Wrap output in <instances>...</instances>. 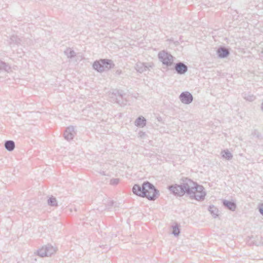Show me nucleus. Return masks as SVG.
I'll list each match as a JSON object with an SVG mask.
<instances>
[{
	"label": "nucleus",
	"instance_id": "obj_1",
	"mask_svg": "<svg viewBox=\"0 0 263 263\" xmlns=\"http://www.w3.org/2000/svg\"><path fill=\"white\" fill-rule=\"evenodd\" d=\"M180 184H175L169 185L168 189L175 196L182 197L185 195L187 196L193 195V190H197L196 186L198 183L188 178H182Z\"/></svg>",
	"mask_w": 263,
	"mask_h": 263
},
{
	"label": "nucleus",
	"instance_id": "obj_2",
	"mask_svg": "<svg viewBox=\"0 0 263 263\" xmlns=\"http://www.w3.org/2000/svg\"><path fill=\"white\" fill-rule=\"evenodd\" d=\"M133 192L140 197H146L149 200L154 201L159 195V191L149 182L146 181L141 186L135 184L133 187Z\"/></svg>",
	"mask_w": 263,
	"mask_h": 263
},
{
	"label": "nucleus",
	"instance_id": "obj_3",
	"mask_svg": "<svg viewBox=\"0 0 263 263\" xmlns=\"http://www.w3.org/2000/svg\"><path fill=\"white\" fill-rule=\"evenodd\" d=\"M108 96L110 102L116 103L120 106H125L127 104L126 94L122 90L111 89L108 92Z\"/></svg>",
	"mask_w": 263,
	"mask_h": 263
},
{
	"label": "nucleus",
	"instance_id": "obj_4",
	"mask_svg": "<svg viewBox=\"0 0 263 263\" xmlns=\"http://www.w3.org/2000/svg\"><path fill=\"white\" fill-rule=\"evenodd\" d=\"M196 188L198 190L195 189L193 190V195H190V198L197 201H203L205 199L206 194L204 188L202 185L198 184L196 186Z\"/></svg>",
	"mask_w": 263,
	"mask_h": 263
},
{
	"label": "nucleus",
	"instance_id": "obj_5",
	"mask_svg": "<svg viewBox=\"0 0 263 263\" xmlns=\"http://www.w3.org/2000/svg\"><path fill=\"white\" fill-rule=\"evenodd\" d=\"M159 60L166 66H171L174 61V58L168 52L161 51L158 54Z\"/></svg>",
	"mask_w": 263,
	"mask_h": 263
},
{
	"label": "nucleus",
	"instance_id": "obj_6",
	"mask_svg": "<svg viewBox=\"0 0 263 263\" xmlns=\"http://www.w3.org/2000/svg\"><path fill=\"white\" fill-rule=\"evenodd\" d=\"M55 252V249L51 245L43 247L37 251V254L41 257L49 256Z\"/></svg>",
	"mask_w": 263,
	"mask_h": 263
},
{
	"label": "nucleus",
	"instance_id": "obj_7",
	"mask_svg": "<svg viewBox=\"0 0 263 263\" xmlns=\"http://www.w3.org/2000/svg\"><path fill=\"white\" fill-rule=\"evenodd\" d=\"M65 54L67 56V58L70 59L71 60L74 59L77 61H81L83 57L81 53H76L72 48H67L64 51Z\"/></svg>",
	"mask_w": 263,
	"mask_h": 263
},
{
	"label": "nucleus",
	"instance_id": "obj_8",
	"mask_svg": "<svg viewBox=\"0 0 263 263\" xmlns=\"http://www.w3.org/2000/svg\"><path fill=\"white\" fill-rule=\"evenodd\" d=\"M180 101L184 104H190L193 102V97L189 91L182 92L179 96Z\"/></svg>",
	"mask_w": 263,
	"mask_h": 263
},
{
	"label": "nucleus",
	"instance_id": "obj_9",
	"mask_svg": "<svg viewBox=\"0 0 263 263\" xmlns=\"http://www.w3.org/2000/svg\"><path fill=\"white\" fill-rule=\"evenodd\" d=\"M75 134L74 128L72 126L67 127L64 133L65 139L68 141L73 139Z\"/></svg>",
	"mask_w": 263,
	"mask_h": 263
},
{
	"label": "nucleus",
	"instance_id": "obj_10",
	"mask_svg": "<svg viewBox=\"0 0 263 263\" xmlns=\"http://www.w3.org/2000/svg\"><path fill=\"white\" fill-rule=\"evenodd\" d=\"M217 54L220 58H225L230 54L229 50L225 47H220L217 50Z\"/></svg>",
	"mask_w": 263,
	"mask_h": 263
},
{
	"label": "nucleus",
	"instance_id": "obj_11",
	"mask_svg": "<svg viewBox=\"0 0 263 263\" xmlns=\"http://www.w3.org/2000/svg\"><path fill=\"white\" fill-rule=\"evenodd\" d=\"M104 65H107L109 66H115L113 61L108 59H101L95 61L92 66H103Z\"/></svg>",
	"mask_w": 263,
	"mask_h": 263
},
{
	"label": "nucleus",
	"instance_id": "obj_12",
	"mask_svg": "<svg viewBox=\"0 0 263 263\" xmlns=\"http://www.w3.org/2000/svg\"><path fill=\"white\" fill-rule=\"evenodd\" d=\"M222 205L228 210L234 211L236 208V204L234 201L226 199L222 200Z\"/></svg>",
	"mask_w": 263,
	"mask_h": 263
},
{
	"label": "nucleus",
	"instance_id": "obj_13",
	"mask_svg": "<svg viewBox=\"0 0 263 263\" xmlns=\"http://www.w3.org/2000/svg\"><path fill=\"white\" fill-rule=\"evenodd\" d=\"M146 123V119L142 116L139 117L135 121V124L137 126L143 127Z\"/></svg>",
	"mask_w": 263,
	"mask_h": 263
},
{
	"label": "nucleus",
	"instance_id": "obj_14",
	"mask_svg": "<svg viewBox=\"0 0 263 263\" xmlns=\"http://www.w3.org/2000/svg\"><path fill=\"white\" fill-rule=\"evenodd\" d=\"M4 145L5 148L9 152L12 151L15 148V143L12 140L6 141Z\"/></svg>",
	"mask_w": 263,
	"mask_h": 263
},
{
	"label": "nucleus",
	"instance_id": "obj_15",
	"mask_svg": "<svg viewBox=\"0 0 263 263\" xmlns=\"http://www.w3.org/2000/svg\"><path fill=\"white\" fill-rule=\"evenodd\" d=\"M221 154L222 157L223 158H225L226 159L228 160H231L233 157L232 154L228 149H225V150L221 151Z\"/></svg>",
	"mask_w": 263,
	"mask_h": 263
},
{
	"label": "nucleus",
	"instance_id": "obj_16",
	"mask_svg": "<svg viewBox=\"0 0 263 263\" xmlns=\"http://www.w3.org/2000/svg\"><path fill=\"white\" fill-rule=\"evenodd\" d=\"M180 226L176 223L174 226H172L173 231L172 234L175 236H178L180 233Z\"/></svg>",
	"mask_w": 263,
	"mask_h": 263
},
{
	"label": "nucleus",
	"instance_id": "obj_17",
	"mask_svg": "<svg viewBox=\"0 0 263 263\" xmlns=\"http://www.w3.org/2000/svg\"><path fill=\"white\" fill-rule=\"evenodd\" d=\"M209 211L214 217L218 216V210L214 205H210Z\"/></svg>",
	"mask_w": 263,
	"mask_h": 263
},
{
	"label": "nucleus",
	"instance_id": "obj_18",
	"mask_svg": "<svg viewBox=\"0 0 263 263\" xmlns=\"http://www.w3.org/2000/svg\"><path fill=\"white\" fill-rule=\"evenodd\" d=\"M188 67H174L176 72L180 74L185 73L187 70Z\"/></svg>",
	"mask_w": 263,
	"mask_h": 263
},
{
	"label": "nucleus",
	"instance_id": "obj_19",
	"mask_svg": "<svg viewBox=\"0 0 263 263\" xmlns=\"http://www.w3.org/2000/svg\"><path fill=\"white\" fill-rule=\"evenodd\" d=\"M10 44H18L21 43V39L16 35H12L10 37Z\"/></svg>",
	"mask_w": 263,
	"mask_h": 263
},
{
	"label": "nucleus",
	"instance_id": "obj_20",
	"mask_svg": "<svg viewBox=\"0 0 263 263\" xmlns=\"http://www.w3.org/2000/svg\"><path fill=\"white\" fill-rule=\"evenodd\" d=\"M47 203L50 206H57L58 205L57 199L55 197H53V196H51L48 199Z\"/></svg>",
	"mask_w": 263,
	"mask_h": 263
},
{
	"label": "nucleus",
	"instance_id": "obj_21",
	"mask_svg": "<svg viewBox=\"0 0 263 263\" xmlns=\"http://www.w3.org/2000/svg\"><path fill=\"white\" fill-rule=\"evenodd\" d=\"M261 237L260 236H256L254 238V240H253V243L254 245L256 246H259L263 244V242H261Z\"/></svg>",
	"mask_w": 263,
	"mask_h": 263
},
{
	"label": "nucleus",
	"instance_id": "obj_22",
	"mask_svg": "<svg viewBox=\"0 0 263 263\" xmlns=\"http://www.w3.org/2000/svg\"><path fill=\"white\" fill-rule=\"evenodd\" d=\"M243 97L246 100L250 102L254 101L256 98L255 96L253 95H248L247 93H245Z\"/></svg>",
	"mask_w": 263,
	"mask_h": 263
},
{
	"label": "nucleus",
	"instance_id": "obj_23",
	"mask_svg": "<svg viewBox=\"0 0 263 263\" xmlns=\"http://www.w3.org/2000/svg\"><path fill=\"white\" fill-rule=\"evenodd\" d=\"M93 69L97 70L98 72H102L105 70H108L111 67H92Z\"/></svg>",
	"mask_w": 263,
	"mask_h": 263
},
{
	"label": "nucleus",
	"instance_id": "obj_24",
	"mask_svg": "<svg viewBox=\"0 0 263 263\" xmlns=\"http://www.w3.org/2000/svg\"><path fill=\"white\" fill-rule=\"evenodd\" d=\"M135 69L136 70L137 72L141 73L144 71L148 70V67H135Z\"/></svg>",
	"mask_w": 263,
	"mask_h": 263
},
{
	"label": "nucleus",
	"instance_id": "obj_25",
	"mask_svg": "<svg viewBox=\"0 0 263 263\" xmlns=\"http://www.w3.org/2000/svg\"><path fill=\"white\" fill-rule=\"evenodd\" d=\"M114 202L112 200H108L105 203L106 204V207L107 209H110L111 207L113 205Z\"/></svg>",
	"mask_w": 263,
	"mask_h": 263
},
{
	"label": "nucleus",
	"instance_id": "obj_26",
	"mask_svg": "<svg viewBox=\"0 0 263 263\" xmlns=\"http://www.w3.org/2000/svg\"><path fill=\"white\" fill-rule=\"evenodd\" d=\"M119 182V178H114L111 179L110 181V184L113 185H117Z\"/></svg>",
	"mask_w": 263,
	"mask_h": 263
},
{
	"label": "nucleus",
	"instance_id": "obj_27",
	"mask_svg": "<svg viewBox=\"0 0 263 263\" xmlns=\"http://www.w3.org/2000/svg\"><path fill=\"white\" fill-rule=\"evenodd\" d=\"M139 137L141 139H145L146 137V135L145 132L140 131L138 134Z\"/></svg>",
	"mask_w": 263,
	"mask_h": 263
},
{
	"label": "nucleus",
	"instance_id": "obj_28",
	"mask_svg": "<svg viewBox=\"0 0 263 263\" xmlns=\"http://www.w3.org/2000/svg\"><path fill=\"white\" fill-rule=\"evenodd\" d=\"M174 66H186V65L183 62H179L175 64Z\"/></svg>",
	"mask_w": 263,
	"mask_h": 263
},
{
	"label": "nucleus",
	"instance_id": "obj_29",
	"mask_svg": "<svg viewBox=\"0 0 263 263\" xmlns=\"http://www.w3.org/2000/svg\"><path fill=\"white\" fill-rule=\"evenodd\" d=\"M10 66H8V67H0V70H2V68H5V70H7V68L8 69H10Z\"/></svg>",
	"mask_w": 263,
	"mask_h": 263
},
{
	"label": "nucleus",
	"instance_id": "obj_30",
	"mask_svg": "<svg viewBox=\"0 0 263 263\" xmlns=\"http://www.w3.org/2000/svg\"><path fill=\"white\" fill-rule=\"evenodd\" d=\"M259 211L260 213L263 216V207L259 208Z\"/></svg>",
	"mask_w": 263,
	"mask_h": 263
},
{
	"label": "nucleus",
	"instance_id": "obj_31",
	"mask_svg": "<svg viewBox=\"0 0 263 263\" xmlns=\"http://www.w3.org/2000/svg\"><path fill=\"white\" fill-rule=\"evenodd\" d=\"M0 66H6V64L4 62L0 61Z\"/></svg>",
	"mask_w": 263,
	"mask_h": 263
},
{
	"label": "nucleus",
	"instance_id": "obj_32",
	"mask_svg": "<svg viewBox=\"0 0 263 263\" xmlns=\"http://www.w3.org/2000/svg\"><path fill=\"white\" fill-rule=\"evenodd\" d=\"M100 173L102 175H104V176H105L106 175V173L104 171H102V172H100Z\"/></svg>",
	"mask_w": 263,
	"mask_h": 263
},
{
	"label": "nucleus",
	"instance_id": "obj_33",
	"mask_svg": "<svg viewBox=\"0 0 263 263\" xmlns=\"http://www.w3.org/2000/svg\"><path fill=\"white\" fill-rule=\"evenodd\" d=\"M163 69H165L166 70L167 69V68L168 67L167 66H166V67H163Z\"/></svg>",
	"mask_w": 263,
	"mask_h": 263
},
{
	"label": "nucleus",
	"instance_id": "obj_34",
	"mask_svg": "<svg viewBox=\"0 0 263 263\" xmlns=\"http://www.w3.org/2000/svg\"><path fill=\"white\" fill-rule=\"evenodd\" d=\"M261 109L263 110V102L261 104Z\"/></svg>",
	"mask_w": 263,
	"mask_h": 263
},
{
	"label": "nucleus",
	"instance_id": "obj_35",
	"mask_svg": "<svg viewBox=\"0 0 263 263\" xmlns=\"http://www.w3.org/2000/svg\"><path fill=\"white\" fill-rule=\"evenodd\" d=\"M262 53H263V50L262 51Z\"/></svg>",
	"mask_w": 263,
	"mask_h": 263
}]
</instances>
